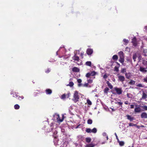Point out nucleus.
Returning a JSON list of instances; mask_svg holds the SVG:
<instances>
[{
	"mask_svg": "<svg viewBox=\"0 0 147 147\" xmlns=\"http://www.w3.org/2000/svg\"><path fill=\"white\" fill-rule=\"evenodd\" d=\"M80 95V94L79 92H75L74 93L72 100L74 102L76 103L79 101Z\"/></svg>",
	"mask_w": 147,
	"mask_h": 147,
	"instance_id": "nucleus-1",
	"label": "nucleus"
},
{
	"mask_svg": "<svg viewBox=\"0 0 147 147\" xmlns=\"http://www.w3.org/2000/svg\"><path fill=\"white\" fill-rule=\"evenodd\" d=\"M118 55L119 57V61L121 63H123L124 62V55L123 52L121 51L118 53Z\"/></svg>",
	"mask_w": 147,
	"mask_h": 147,
	"instance_id": "nucleus-2",
	"label": "nucleus"
},
{
	"mask_svg": "<svg viewBox=\"0 0 147 147\" xmlns=\"http://www.w3.org/2000/svg\"><path fill=\"white\" fill-rule=\"evenodd\" d=\"M53 116L55 117V118H56L58 121L60 122H62L63 121L64 119V116L63 115H62V117L61 119H60L59 117V115L57 114H55L53 115Z\"/></svg>",
	"mask_w": 147,
	"mask_h": 147,
	"instance_id": "nucleus-3",
	"label": "nucleus"
},
{
	"mask_svg": "<svg viewBox=\"0 0 147 147\" xmlns=\"http://www.w3.org/2000/svg\"><path fill=\"white\" fill-rule=\"evenodd\" d=\"M18 93H16V92H13L11 94V95H12L13 97L16 98V99H20V98H21V99H22L23 98V96L20 97V96L18 95Z\"/></svg>",
	"mask_w": 147,
	"mask_h": 147,
	"instance_id": "nucleus-4",
	"label": "nucleus"
},
{
	"mask_svg": "<svg viewBox=\"0 0 147 147\" xmlns=\"http://www.w3.org/2000/svg\"><path fill=\"white\" fill-rule=\"evenodd\" d=\"M74 79H75V78H70L69 80V84H67V86H69L70 87H72L74 85V83L72 81H73Z\"/></svg>",
	"mask_w": 147,
	"mask_h": 147,
	"instance_id": "nucleus-5",
	"label": "nucleus"
},
{
	"mask_svg": "<svg viewBox=\"0 0 147 147\" xmlns=\"http://www.w3.org/2000/svg\"><path fill=\"white\" fill-rule=\"evenodd\" d=\"M73 60H74V61H79L80 59L79 57L76 55V54H75L74 56L72 57Z\"/></svg>",
	"mask_w": 147,
	"mask_h": 147,
	"instance_id": "nucleus-6",
	"label": "nucleus"
},
{
	"mask_svg": "<svg viewBox=\"0 0 147 147\" xmlns=\"http://www.w3.org/2000/svg\"><path fill=\"white\" fill-rule=\"evenodd\" d=\"M132 42L134 46H136L137 44L136 39L135 37H134L132 40Z\"/></svg>",
	"mask_w": 147,
	"mask_h": 147,
	"instance_id": "nucleus-7",
	"label": "nucleus"
},
{
	"mask_svg": "<svg viewBox=\"0 0 147 147\" xmlns=\"http://www.w3.org/2000/svg\"><path fill=\"white\" fill-rule=\"evenodd\" d=\"M139 70L140 71L144 74L146 73L147 71L146 69L142 67H140Z\"/></svg>",
	"mask_w": 147,
	"mask_h": 147,
	"instance_id": "nucleus-8",
	"label": "nucleus"
},
{
	"mask_svg": "<svg viewBox=\"0 0 147 147\" xmlns=\"http://www.w3.org/2000/svg\"><path fill=\"white\" fill-rule=\"evenodd\" d=\"M141 118L142 119L147 118V113L146 112H143L141 115Z\"/></svg>",
	"mask_w": 147,
	"mask_h": 147,
	"instance_id": "nucleus-9",
	"label": "nucleus"
},
{
	"mask_svg": "<svg viewBox=\"0 0 147 147\" xmlns=\"http://www.w3.org/2000/svg\"><path fill=\"white\" fill-rule=\"evenodd\" d=\"M93 52V50L91 49H88L86 50V53L88 55H91Z\"/></svg>",
	"mask_w": 147,
	"mask_h": 147,
	"instance_id": "nucleus-10",
	"label": "nucleus"
},
{
	"mask_svg": "<svg viewBox=\"0 0 147 147\" xmlns=\"http://www.w3.org/2000/svg\"><path fill=\"white\" fill-rule=\"evenodd\" d=\"M119 80L120 81L123 82L124 81L125 78L124 76H118Z\"/></svg>",
	"mask_w": 147,
	"mask_h": 147,
	"instance_id": "nucleus-11",
	"label": "nucleus"
},
{
	"mask_svg": "<svg viewBox=\"0 0 147 147\" xmlns=\"http://www.w3.org/2000/svg\"><path fill=\"white\" fill-rule=\"evenodd\" d=\"M142 111L141 109L139 107H136L134 109V112L135 113H139Z\"/></svg>",
	"mask_w": 147,
	"mask_h": 147,
	"instance_id": "nucleus-12",
	"label": "nucleus"
},
{
	"mask_svg": "<svg viewBox=\"0 0 147 147\" xmlns=\"http://www.w3.org/2000/svg\"><path fill=\"white\" fill-rule=\"evenodd\" d=\"M61 49H62V50L63 51V52H62V54L63 55L64 54L65 51V50L63 47H60L59 50L56 53L57 55H58V52H59V50Z\"/></svg>",
	"mask_w": 147,
	"mask_h": 147,
	"instance_id": "nucleus-13",
	"label": "nucleus"
},
{
	"mask_svg": "<svg viewBox=\"0 0 147 147\" xmlns=\"http://www.w3.org/2000/svg\"><path fill=\"white\" fill-rule=\"evenodd\" d=\"M126 116L127 117V119L130 120V121H132L134 119V117H132L130 115H127Z\"/></svg>",
	"mask_w": 147,
	"mask_h": 147,
	"instance_id": "nucleus-14",
	"label": "nucleus"
},
{
	"mask_svg": "<svg viewBox=\"0 0 147 147\" xmlns=\"http://www.w3.org/2000/svg\"><path fill=\"white\" fill-rule=\"evenodd\" d=\"M77 81L78 83V86L79 87L82 86V84L81 83L82 82V80L80 79H78L77 80Z\"/></svg>",
	"mask_w": 147,
	"mask_h": 147,
	"instance_id": "nucleus-15",
	"label": "nucleus"
},
{
	"mask_svg": "<svg viewBox=\"0 0 147 147\" xmlns=\"http://www.w3.org/2000/svg\"><path fill=\"white\" fill-rule=\"evenodd\" d=\"M72 70L74 72H78L79 71L80 69L77 67H74L73 68Z\"/></svg>",
	"mask_w": 147,
	"mask_h": 147,
	"instance_id": "nucleus-16",
	"label": "nucleus"
},
{
	"mask_svg": "<svg viewBox=\"0 0 147 147\" xmlns=\"http://www.w3.org/2000/svg\"><path fill=\"white\" fill-rule=\"evenodd\" d=\"M114 89L116 92H121V88L115 87L114 88Z\"/></svg>",
	"mask_w": 147,
	"mask_h": 147,
	"instance_id": "nucleus-17",
	"label": "nucleus"
},
{
	"mask_svg": "<svg viewBox=\"0 0 147 147\" xmlns=\"http://www.w3.org/2000/svg\"><path fill=\"white\" fill-rule=\"evenodd\" d=\"M118 59V57L116 55H115L112 57V59L114 60H117Z\"/></svg>",
	"mask_w": 147,
	"mask_h": 147,
	"instance_id": "nucleus-18",
	"label": "nucleus"
},
{
	"mask_svg": "<svg viewBox=\"0 0 147 147\" xmlns=\"http://www.w3.org/2000/svg\"><path fill=\"white\" fill-rule=\"evenodd\" d=\"M107 83L108 85V86L110 89H111L113 88L112 86L111 85V84L109 83V81H107Z\"/></svg>",
	"mask_w": 147,
	"mask_h": 147,
	"instance_id": "nucleus-19",
	"label": "nucleus"
},
{
	"mask_svg": "<svg viewBox=\"0 0 147 147\" xmlns=\"http://www.w3.org/2000/svg\"><path fill=\"white\" fill-rule=\"evenodd\" d=\"M118 142H119V145L121 146H122L124 145V142L123 141H120L119 140L118 141Z\"/></svg>",
	"mask_w": 147,
	"mask_h": 147,
	"instance_id": "nucleus-20",
	"label": "nucleus"
},
{
	"mask_svg": "<svg viewBox=\"0 0 147 147\" xmlns=\"http://www.w3.org/2000/svg\"><path fill=\"white\" fill-rule=\"evenodd\" d=\"M147 98V95L144 92H143L142 98L143 99H145Z\"/></svg>",
	"mask_w": 147,
	"mask_h": 147,
	"instance_id": "nucleus-21",
	"label": "nucleus"
},
{
	"mask_svg": "<svg viewBox=\"0 0 147 147\" xmlns=\"http://www.w3.org/2000/svg\"><path fill=\"white\" fill-rule=\"evenodd\" d=\"M91 132L96 133L97 132V129L96 128H93L92 130H91Z\"/></svg>",
	"mask_w": 147,
	"mask_h": 147,
	"instance_id": "nucleus-22",
	"label": "nucleus"
},
{
	"mask_svg": "<svg viewBox=\"0 0 147 147\" xmlns=\"http://www.w3.org/2000/svg\"><path fill=\"white\" fill-rule=\"evenodd\" d=\"M137 57V56L136 54H135L133 55L132 58L134 61H136V59Z\"/></svg>",
	"mask_w": 147,
	"mask_h": 147,
	"instance_id": "nucleus-23",
	"label": "nucleus"
},
{
	"mask_svg": "<svg viewBox=\"0 0 147 147\" xmlns=\"http://www.w3.org/2000/svg\"><path fill=\"white\" fill-rule=\"evenodd\" d=\"M95 146V145L93 144H91L87 145L86 146V147H94Z\"/></svg>",
	"mask_w": 147,
	"mask_h": 147,
	"instance_id": "nucleus-24",
	"label": "nucleus"
},
{
	"mask_svg": "<svg viewBox=\"0 0 147 147\" xmlns=\"http://www.w3.org/2000/svg\"><path fill=\"white\" fill-rule=\"evenodd\" d=\"M50 127H51V129H49V130L48 131H49V132H50V131H52L53 128V123H51V125H50Z\"/></svg>",
	"mask_w": 147,
	"mask_h": 147,
	"instance_id": "nucleus-25",
	"label": "nucleus"
},
{
	"mask_svg": "<svg viewBox=\"0 0 147 147\" xmlns=\"http://www.w3.org/2000/svg\"><path fill=\"white\" fill-rule=\"evenodd\" d=\"M14 108L16 109H18L20 108V106L16 104L14 105Z\"/></svg>",
	"mask_w": 147,
	"mask_h": 147,
	"instance_id": "nucleus-26",
	"label": "nucleus"
},
{
	"mask_svg": "<svg viewBox=\"0 0 147 147\" xmlns=\"http://www.w3.org/2000/svg\"><path fill=\"white\" fill-rule=\"evenodd\" d=\"M86 64L88 66H91V63L90 61H87L86 63Z\"/></svg>",
	"mask_w": 147,
	"mask_h": 147,
	"instance_id": "nucleus-27",
	"label": "nucleus"
},
{
	"mask_svg": "<svg viewBox=\"0 0 147 147\" xmlns=\"http://www.w3.org/2000/svg\"><path fill=\"white\" fill-rule=\"evenodd\" d=\"M92 123V120L90 119L88 120L87 121V123L88 124H91Z\"/></svg>",
	"mask_w": 147,
	"mask_h": 147,
	"instance_id": "nucleus-28",
	"label": "nucleus"
},
{
	"mask_svg": "<svg viewBox=\"0 0 147 147\" xmlns=\"http://www.w3.org/2000/svg\"><path fill=\"white\" fill-rule=\"evenodd\" d=\"M135 81H134L133 80H131L130 81V82L129 84H130L134 85V84H135Z\"/></svg>",
	"mask_w": 147,
	"mask_h": 147,
	"instance_id": "nucleus-29",
	"label": "nucleus"
},
{
	"mask_svg": "<svg viewBox=\"0 0 147 147\" xmlns=\"http://www.w3.org/2000/svg\"><path fill=\"white\" fill-rule=\"evenodd\" d=\"M91 129L89 128H86V131L88 133H90L91 132Z\"/></svg>",
	"mask_w": 147,
	"mask_h": 147,
	"instance_id": "nucleus-30",
	"label": "nucleus"
},
{
	"mask_svg": "<svg viewBox=\"0 0 147 147\" xmlns=\"http://www.w3.org/2000/svg\"><path fill=\"white\" fill-rule=\"evenodd\" d=\"M136 86L139 87H143L144 85L141 84H138L136 85Z\"/></svg>",
	"mask_w": 147,
	"mask_h": 147,
	"instance_id": "nucleus-31",
	"label": "nucleus"
},
{
	"mask_svg": "<svg viewBox=\"0 0 147 147\" xmlns=\"http://www.w3.org/2000/svg\"><path fill=\"white\" fill-rule=\"evenodd\" d=\"M115 103L116 104H118L120 105L121 106V107H122V105L123 104V103L121 102H115Z\"/></svg>",
	"mask_w": 147,
	"mask_h": 147,
	"instance_id": "nucleus-32",
	"label": "nucleus"
},
{
	"mask_svg": "<svg viewBox=\"0 0 147 147\" xmlns=\"http://www.w3.org/2000/svg\"><path fill=\"white\" fill-rule=\"evenodd\" d=\"M125 75L126 78L127 79H129V78L130 77V75H129V73H126L125 74Z\"/></svg>",
	"mask_w": 147,
	"mask_h": 147,
	"instance_id": "nucleus-33",
	"label": "nucleus"
},
{
	"mask_svg": "<svg viewBox=\"0 0 147 147\" xmlns=\"http://www.w3.org/2000/svg\"><path fill=\"white\" fill-rule=\"evenodd\" d=\"M91 139L90 138H86V140L87 142L89 143L91 141Z\"/></svg>",
	"mask_w": 147,
	"mask_h": 147,
	"instance_id": "nucleus-34",
	"label": "nucleus"
},
{
	"mask_svg": "<svg viewBox=\"0 0 147 147\" xmlns=\"http://www.w3.org/2000/svg\"><path fill=\"white\" fill-rule=\"evenodd\" d=\"M90 73L91 76H93L95 75L96 73L94 71H92Z\"/></svg>",
	"mask_w": 147,
	"mask_h": 147,
	"instance_id": "nucleus-35",
	"label": "nucleus"
},
{
	"mask_svg": "<svg viewBox=\"0 0 147 147\" xmlns=\"http://www.w3.org/2000/svg\"><path fill=\"white\" fill-rule=\"evenodd\" d=\"M87 102L88 104L89 105H92V102H91L88 99L87 100Z\"/></svg>",
	"mask_w": 147,
	"mask_h": 147,
	"instance_id": "nucleus-36",
	"label": "nucleus"
},
{
	"mask_svg": "<svg viewBox=\"0 0 147 147\" xmlns=\"http://www.w3.org/2000/svg\"><path fill=\"white\" fill-rule=\"evenodd\" d=\"M129 126H136V124H134L133 123H129Z\"/></svg>",
	"mask_w": 147,
	"mask_h": 147,
	"instance_id": "nucleus-37",
	"label": "nucleus"
},
{
	"mask_svg": "<svg viewBox=\"0 0 147 147\" xmlns=\"http://www.w3.org/2000/svg\"><path fill=\"white\" fill-rule=\"evenodd\" d=\"M67 95H65V94H63L61 96V98L62 99H64L66 98V96Z\"/></svg>",
	"mask_w": 147,
	"mask_h": 147,
	"instance_id": "nucleus-38",
	"label": "nucleus"
},
{
	"mask_svg": "<svg viewBox=\"0 0 147 147\" xmlns=\"http://www.w3.org/2000/svg\"><path fill=\"white\" fill-rule=\"evenodd\" d=\"M142 108L145 110H147V106H144L142 107Z\"/></svg>",
	"mask_w": 147,
	"mask_h": 147,
	"instance_id": "nucleus-39",
	"label": "nucleus"
},
{
	"mask_svg": "<svg viewBox=\"0 0 147 147\" xmlns=\"http://www.w3.org/2000/svg\"><path fill=\"white\" fill-rule=\"evenodd\" d=\"M88 83H91L92 82V80L91 79H88Z\"/></svg>",
	"mask_w": 147,
	"mask_h": 147,
	"instance_id": "nucleus-40",
	"label": "nucleus"
},
{
	"mask_svg": "<svg viewBox=\"0 0 147 147\" xmlns=\"http://www.w3.org/2000/svg\"><path fill=\"white\" fill-rule=\"evenodd\" d=\"M123 41L125 43H128L129 41L128 40L125 39H124L123 40Z\"/></svg>",
	"mask_w": 147,
	"mask_h": 147,
	"instance_id": "nucleus-41",
	"label": "nucleus"
},
{
	"mask_svg": "<svg viewBox=\"0 0 147 147\" xmlns=\"http://www.w3.org/2000/svg\"><path fill=\"white\" fill-rule=\"evenodd\" d=\"M143 82L147 83V76L146 77L144 78Z\"/></svg>",
	"mask_w": 147,
	"mask_h": 147,
	"instance_id": "nucleus-42",
	"label": "nucleus"
},
{
	"mask_svg": "<svg viewBox=\"0 0 147 147\" xmlns=\"http://www.w3.org/2000/svg\"><path fill=\"white\" fill-rule=\"evenodd\" d=\"M114 69L115 71H119L118 67L117 66H115L114 67Z\"/></svg>",
	"mask_w": 147,
	"mask_h": 147,
	"instance_id": "nucleus-43",
	"label": "nucleus"
},
{
	"mask_svg": "<svg viewBox=\"0 0 147 147\" xmlns=\"http://www.w3.org/2000/svg\"><path fill=\"white\" fill-rule=\"evenodd\" d=\"M91 76L90 74V73H87L86 75V76L87 78H89Z\"/></svg>",
	"mask_w": 147,
	"mask_h": 147,
	"instance_id": "nucleus-44",
	"label": "nucleus"
},
{
	"mask_svg": "<svg viewBox=\"0 0 147 147\" xmlns=\"http://www.w3.org/2000/svg\"><path fill=\"white\" fill-rule=\"evenodd\" d=\"M126 69H122L121 70V72L122 73H124L126 72Z\"/></svg>",
	"mask_w": 147,
	"mask_h": 147,
	"instance_id": "nucleus-45",
	"label": "nucleus"
},
{
	"mask_svg": "<svg viewBox=\"0 0 147 147\" xmlns=\"http://www.w3.org/2000/svg\"><path fill=\"white\" fill-rule=\"evenodd\" d=\"M109 89L108 87H106L104 89V92H107L109 91Z\"/></svg>",
	"mask_w": 147,
	"mask_h": 147,
	"instance_id": "nucleus-46",
	"label": "nucleus"
},
{
	"mask_svg": "<svg viewBox=\"0 0 147 147\" xmlns=\"http://www.w3.org/2000/svg\"><path fill=\"white\" fill-rule=\"evenodd\" d=\"M50 69L49 68H48L45 71V72L46 73H49L50 71Z\"/></svg>",
	"mask_w": 147,
	"mask_h": 147,
	"instance_id": "nucleus-47",
	"label": "nucleus"
},
{
	"mask_svg": "<svg viewBox=\"0 0 147 147\" xmlns=\"http://www.w3.org/2000/svg\"><path fill=\"white\" fill-rule=\"evenodd\" d=\"M127 96L129 98H131V95L130 94L128 93L127 94Z\"/></svg>",
	"mask_w": 147,
	"mask_h": 147,
	"instance_id": "nucleus-48",
	"label": "nucleus"
},
{
	"mask_svg": "<svg viewBox=\"0 0 147 147\" xmlns=\"http://www.w3.org/2000/svg\"><path fill=\"white\" fill-rule=\"evenodd\" d=\"M88 83H85L84 84H82V86L83 87H87L88 86Z\"/></svg>",
	"mask_w": 147,
	"mask_h": 147,
	"instance_id": "nucleus-49",
	"label": "nucleus"
},
{
	"mask_svg": "<svg viewBox=\"0 0 147 147\" xmlns=\"http://www.w3.org/2000/svg\"><path fill=\"white\" fill-rule=\"evenodd\" d=\"M57 131H55L54 132V133H53V137H54L55 138H56V136H55V135L56 134H57Z\"/></svg>",
	"mask_w": 147,
	"mask_h": 147,
	"instance_id": "nucleus-50",
	"label": "nucleus"
},
{
	"mask_svg": "<svg viewBox=\"0 0 147 147\" xmlns=\"http://www.w3.org/2000/svg\"><path fill=\"white\" fill-rule=\"evenodd\" d=\"M113 94H118V95L121 94L122 92H113Z\"/></svg>",
	"mask_w": 147,
	"mask_h": 147,
	"instance_id": "nucleus-51",
	"label": "nucleus"
},
{
	"mask_svg": "<svg viewBox=\"0 0 147 147\" xmlns=\"http://www.w3.org/2000/svg\"><path fill=\"white\" fill-rule=\"evenodd\" d=\"M46 92H52V90L50 89H47L46 90Z\"/></svg>",
	"mask_w": 147,
	"mask_h": 147,
	"instance_id": "nucleus-52",
	"label": "nucleus"
},
{
	"mask_svg": "<svg viewBox=\"0 0 147 147\" xmlns=\"http://www.w3.org/2000/svg\"><path fill=\"white\" fill-rule=\"evenodd\" d=\"M115 136H116V138L117 140V141H118L119 140V139L118 138V137H117V134H116V133H115Z\"/></svg>",
	"mask_w": 147,
	"mask_h": 147,
	"instance_id": "nucleus-53",
	"label": "nucleus"
},
{
	"mask_svg": "<svg viewBox=\"0 0 147 147\" xmlns=\"http://www.w3.org/2000/svg\"><path fill=\"white\" fill-rule=\"evenodd\" d=\"M107 75L106 74H105L104 76H103V78H104V79H106L107 78Z\"/></svg>",
	"mask_w": 147,
	"mask_h": 147,
	"instance_id": "nucleus-54",
	"label": "nucleus"
},
{
	"mask_svg": "<svg viewBox=\"0 0 147 147\" xmlns=\"http://www.w3.org/2000/svg\"><path fill=\"white\" fill-rule=\"evenodd\" d=\"M79 51L78 50L77 51H76V53H75V54H76V55H77V54H78L79 53Z\"/></svg>",
	"mask_w": 147,
	"mask_h": 147,
	"instance_id": "nucleus-55",
	"label": "nucleus"
},
{
	"mask_svg": "<svg viewBox=\"0 0 147 147\" xmlns=\"http://www.w3.org/2000/svg\"><path fill=\"white\" fill-rule=\"evenodd\" d=\"M130 108L132 109L134 108V105H130Z\"/></svg>",
	"mask_w": 147,
	"mask_h": 147,
	"instance_id": "nucleus-56",
	"label": "nucleus"
},
{
	"mask_svg": "<svg viewBox=\"0 0 147 147\" xmlns=\"http://www.w3.org/2000/svg\"><path fill=\"white\" fill-rule=\"evenodd\" d=\"M84 52L83 53H81L80 54V56H81L82 58H83V56L84 55Z\"/></svg>",
	"mask_w": 147,
	"mask_h": 147,
	"instance_id": "nucleus-57",
	"label": "nucleus"
},
{
	"mask_svg": "<svg viewBox=\"0 0 147 147\" xmlns=\"http://www.w3.org/2000/svg\"><path fill=\"white\" fill-rule=\"evenodd\" d=\"M102 135L103 136H107L106 133L105 132H104L103 133Z\"/></svg>",
	"mask_w": 147,
	"mask_h": 147,
	"instance_id": "nucleus-58",
	"label": "nucleus"
},
{
	"mask_svg": "<svg viewBox=\"0 0 147 147\" xmlns=\"http://www.w3.org/2000/svg\"><path fill=\"white\" fill-rule=\"evenodd\" d=\"M138 128H139L140 126H138V125H136V126Z\"/></svg>",
	"mask_w": 147,
	"mask_h": 147,
	"instance_id": "nucleus-59",
	"label": "nucleus"
},
{
	"mask_svg": "<svg viewBox=\"0 0 147 147\" xmlns=\"http://www.w3.org/2000/svg\"><path fill=\"white\" fill-rule=\"evenodd\" d=\"M125 104L127 105L128 104V102L127 101H126L125 102Z\"/></svg>",
	"mask_w": 147,
	"mask_h": 147,
	"instance_id": "nucleus-60",
	"label": "nucleus"
},
{
	"mask_svg": "<svg viewBox=\"0 0 147 147\" xmlns=\"http://www.w3.org/2000/svg\"><path fill=\"white\" fill-rule=\"evenodd\" d=\"M52 92H46L47 94H51Z\"/></svg>",
	"mask_w": 147,
	"mask_h": 147,
	"instance_id": "nucleus-61",
	"label": "nucleus"
},
{
	"mask_svg": "<svg viewBox=\"0 0 147 147\" xmlns=\"http://www.w3.org/2000/svg\"><path fill=\"white\" fill-rule=\"evenodd\" d=\"M114 100L115 101V102H118V101H117V99H116V98H115L114 99Z\"/></svg>",
	"mask_w": 147,
	"mask_h": 147,
	"instance_id": "nucleus-62",
	"label": "nucleus"
},
{
	"mask_svg": "<svg viewBox=\"0 0 147 147\" xmlns=\"http://www.w3.org/2000/svg\"><path fill=\"white\" fill-rule=\"evenodd\" d=\"M144 28L146 30H147V26L145 27Z\"/></svg>",
	"mask_w": 147,
	"mask_h": 147,
	"instance_id": "nucleus-63",
	"label": "nucleus"
},
{
	"mask_svg": "<svg viewBox=\"0 0 147 147\" xmlns=\"http://www.w3.org/2000/svg\"><path fill=\"white\" fill-rule=\"evenodd\" d=\"M143 55H144V56H146L147 55V53H146L145 54H143Z\"/></svg>",
	"mask_w": 147,
	"mask_h": 147,
	"instance_id": "nucleus-64",
	"label": "nucleus"
}]
</instances>
